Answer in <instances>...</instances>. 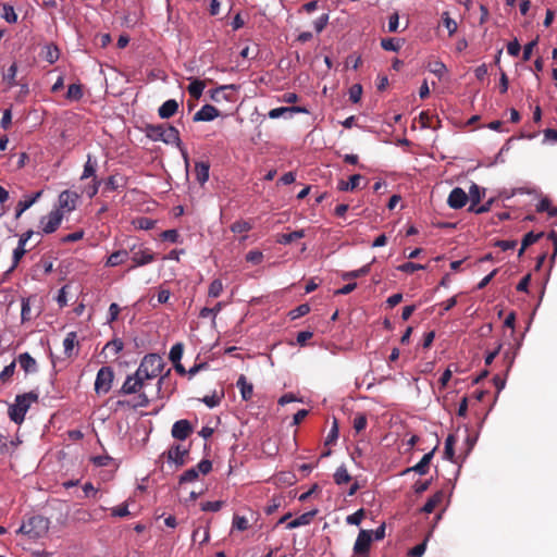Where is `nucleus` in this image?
<instances>
[{"instance_id": "1", "label": "nucleus", "mask_w": 557, "mask_h": 557, "mask_svg": "<svg viewBox=\"0 0 557 557\" xmlns=\"http://www.w3.org/2000/svg\"><path fill=\"white\" fill-rule=\"evenodd\" d=\"M37 400L38 395L34 392L17 395L15 403L9 407L10 419L16 424H22L30 405Z\"/></svg>"}, {"instance_id": "2", "label": "nucleus", "mask_w": 557, "mask_h": 557, "mask_svg": "<svg viewBox=\"0 0 557 557\" xmlns=\"http://www.w3.org/2000/svg\"><path fill=\"white\" fill-rule=\"evenodd\" d=\"M164 368L163 359L157 354L146 355L138 369L136 370L137 375L141 376L145 381L157 377Z\"/></svg>"}, {"instance_id": "3", "label": "nucleus", "mask_w": 557, "mask_h": 557, "mask_svg": "<svg viewBox=\"0 0 557 557\" xmlns=\"http://www.w3.org/2000/svg\"><path fill=\"white\" fill-rule=\"evenodd\" d=\"M48 519L41 516H33L27 521L23 522L17 533L24 534L32 540H37L42 537L48 532Z\"/></svg>"}, {"instance_id": "4", "label": "nucleus", "mask_w": 557, "mask_h": 557, "mask_svg": "<svg viewBox=\"0 0 557 557\" xmlns=\"http://www.w3.org/2000/svg\"><path fill=\"white\" fill-rule=\"evenodd\" d=\"M114 372L110 367H102L96 376L95 392L97 394H107L112 386Z\"/></svg>"}, {"instance_id": "5", "label": "nucleus", "mask_w": 557, "mask_h": 557, "mask_svg": "<svg viewBox=\"0 0 557 557\" xmlns=\"http://www.w3.org/2000/svg\"><path fill=\"white\" fill-rule=\"evenodd\" d=\"M212 469V463L208 459H202L196 467L186 470L180 476V484L194 482L198 479L199 473L208 474Z\"/></svg>"}, {"instance_id": "6", "label": "nucleus", "mask_w": 557, "mask_h": 557, "mask_svg": "<svg viewBox=\"0 0 557 557\" xmlns=\"http://www.w3.org/2000/svg\"><path fill=\"white\" fill-rule=\"evenodd\" d=\"M372 539V530H360L354 544V555L369 556Z\"/></svg>"}, {"instance_id": "7", "label": "nucleus", "mask_w": 557, "mask_h": 557, "mask_svg": "<svg viewBox=\"0 0 557 557\" xmlns=\"http://www.w3.org/2000/svg\"><path fill=\"white\" fill-rule=\"evenodd\" d=\"M63 219V213L60 209L51 211L48 215L42 216L40 224L45 234H51L58 230Z\"/></svg>"}, {"instance_id": "8", "label": "nucleus", "mask_w": 557, "mask_h": 557, "mask_svg": "<svg viewBox=\"0 0 557 557\" xmlns=\"http://www.w3.org/2000/svg\"><path fill=\"white\" fill-rule=\"evenodd\" d=\"M144 385L145 380L135 372L126 377L119 393L124 395L136 394L143 389Z\"/></svg>"}, {"instance_id": "9", "label": "nucleus", "mask_w": 557, "mask_h": 557, "mask_svg": "<svg viewBox=\"0 0 557 557\" xmlns=\"http://www.w3.org/2000/svg\"><path fill=\"white\" fill-rule=\"evenodd\" d=\"M468 200L469 196L467 193L460 187H455L448 195L447 205L451 209H461L466 206Z\"/></svg>"}, {"instance_id": "10", "label": "nucleus", "mask_w": 557, "mask_h": 557, "mask_svg": "<svg viewBox=\"0 0 557 557\" xmlns=\"http://www.w3.org/2000/svg\"><path fill=\"white\" fill-rule=\"evenodd\" d=\"M189 449L181 444L172 445L168 450V459L176 466H184L187 460Z\"/></svg>"}, {"instance_id": "11", "label": "nucleus", "mask_w": 557, "mask_h": 557, "mask_svg": "<svg viewBox=\"0 0 557 557\" xmlns=\"http://www.w3.org/2000/svg\"><path fill=\"white\" fill-rule=\"evenodd\" d=\"M131 250L133 251L131 259L134 264L129 268V270H132L136 267L146 265V264L154 261V253L148 248L139 249L138 251H134V247H133Z\"/></svg>"}, {"instance_id": "12", "label": "nucleus", "mask_w": 557, "mask_h": 557, "mask_svg": "<svg viewBox=\"0 0 557 557\" xmlns=\"http://www.w3.org/2000/svg\"><path fill=\"white\" fill-rule=\"evenodd\" d=\"M162 137H163V139H162L163 143L176 145L181 149L184 158L185 159L187 158V152L185 151V149L182 148L180 132L176 127H174L172 125H164Z\"/></svg>"}, {"instance_id": "13", "label": "nucleus", "mask_w": 557, "mask_h": 557, "mask_svg": "<svg viewBox=\"0 0 557 557\" xmlns=\"http://www.w3.org/2000/svg\"><path fill=\"white\" fill-rule=\"evenodd\" d=\"M193 433V426L188 420L182 419L176 421L173 426L171 434L174 438L184 441Z\"/></svg>"}, {"instance_id": "14", "label": "nucleus", "mask_w": 557, "mask_h": 557, "mask_svg": "<svg viewBox=\"0 0 557 557\" xmlns=\"http://www.w3.org/2000/svg\"><path fill=\"white\" fill-rule=\"evenodd\" d=\"M435 450L436 447H434L430 453L425 454L417 465L404 470L403 474L409 473L411 471L419 473L420 475L426 474L429 472L430 463L433 459Z\"/></svg>"}, {"instance_id": "15", "label": "nucleus", "mask_w": 557, "mask_h": 557, "mask_svg": "<svg viewBox=\"0 0 557 557\" xmlns=\"http://www.w3.org/2000/svg\"><path fill=\"white\" fill-rule=\"evenodd\" d=\"M78 194L72 190H64L59 195V209L72 211L76 208Z\"/></svg>"}, {"instance_id": "16", "label": "nucleus", "mask_w": 557, "mask_h": 557, "mask_svg": "<svg viewBox=\"0 0 557 557\" xmlns=\"http://www.w3.org/2000/svg\"><path fill=\"white\" fill-rule=\"evenodd\" d=\"M294 113H309L308 109L305 107L293 106V107H280L269 111L268 116L270 119H278L281 116L288 115L289 117Z\"/></svg>"}, {"instance_id": "17", "label": "nucleus", "mask_w": 557, "mask_h": 557, "mask_svg": "<svg viewBox=\"0 0 557 557\" xmlns=\"http://www.w3.org/2000/svg\"><path fill=\"white\" fill-rule=\"evenodd\" d=\"M220 114L219 110L211 106V104H205L201 107L199 111H197L194 114L193 121L194 122H209L218 117Z\"/></svg>"}, {"instance_id": "18", "label": "nucleus", "mask_w": 557, "mask_h": 557, "mask_svg": "<svg viewBox=\"0 0 557 557\" xmlns=\"http://www.w3.org/2000/svg\"><path fill=\"white\" fill-rule=\"evenodd\" d=\"M177 110L178 102L175 99H169L158 109V114L161 119H170L176 114Z\"/></svg>"}, {"instance_id": "19", "label": "nucleus", "mask_w": 557, "mask_h": 557, "mask_svg": "<svg viewBox=\"0 0 557 557\" xmlns=\"http://www.w3.org/2000/svg\"><path fill=\"white\" fill-rule=\"evenodd\" d=\"M236 386L239 388L240 391V395H242V398L244 400H250L252 398V395H253V386L251 383H249L247 381V377L244 375V374H240L237 382H236Z\"/></svg>"}, {"instance_id": "20", "label": "nucleus", "mask_w": 557, "mask_h": 557, "mask_svg": "<svg viewBox=\"0 0 557 557\" xmlns=\"http://www.w3.org/2000/svg\"><path fill=\"white\" fill-rule=\"evenodd\" d=\"M41 195H42V190H39L34 196H32L27 199H24V200H20L15 208V219H20L21 215L27 209H29L37 201V199L40 198Z\"/></svg>"}, {"instance_id": "21", "label": "nucleus", "mask_w": 557, "mask_h": 557, "mask_svg": "<svg viewBox=\"0 0 557 557\" xmlns=\"http://www.w3.org/2000/svg\"><path fill=\"white\" fill-rule=\"evenodd\" d=\"M128 257H129V255H128L127 250H125V249L116 250L108 257L104 264H106V267H110V268L117 267L120 264H123L128 259Z\"/></svg>"}, {"instance_id": "22", "label": "nucleus", "mask_w": 557, "mask_h": 557, "mask_svg": "<svg viewBox=\"0 0 557 557\" xmlns=\"http://www.w3.org/2000/svg\"><path fill=\"white\" fill-rule=\"evenodd\" d=\"M444 496L445 494L443 491H437L426 500L424 506L421 508V511L424 513L433 512L435 508L443 502Z\"/></svg>"}, {"instance_id": "23", "label": "nucleus", "mask_w": 557, "mask_h": 557, "mask_svg": "<svg viewBox=\"0 0 557 557\" xmlns=\"http://www.w3.org/2000/svg\"><path fill=\"white\" fill-rule=\"evenodd\" d=\"M17 361L26 373L37 371V362L28 352L18 355Z\"/></svg>"}, {"instance_id": "24", "label": "nucleus", "mask_w": 557, "mask_h": 557, "mask_svg": "<svg viewBox=\"0 0 557 557\" xmlns=\"http://www.w3.org/2000/svg\"><path fill=\"white\" fill-rule=\"evenodd\" d=\"M164 124H147L145 127L146 136L153 141H162Z\"/></svg>"}, {"instance_id": "25", "label": "nucleus", "mask_w": 557, "mask_h": 557, "mask_svg": "<svg viewBox=\"0 0 557 557\" xmlns=\"http://www.w3.org/2000/svg\"><path fill=\"white\" fill-rule=\"evenodd\" d=\"M209 170L210 164L208 162H196L195 164V173L196 180L203 185L209 180Z\"/></svg>"}, {"instance_id": "26", "label": "nucleus", "mask_w": 557, "mask_h": 557, "mask_svg": "<svg viewBox=\"0 0 557 557\" xmlns=\"http://www.w3.org/2000/svg\"><path fill=\"white\" fill-rule=\"evenodd\" d=\"M456 442H457V437L455 434H449L445 440L444 458L451 462H457L455 460V448H454Z\"/></svg>"}, {"instance_id": "27", "label": "nucleus", "mask_w": 557, "mask_h": 557, "mask_svg": "<svg viewBox=\"0 0 557 557\" xmlns=\"http://www.w3.org/2000/svg\"><path fill=\"white\" fill-rule=\"evenodd\" d=\"M544 235L543 232H540V233H534V232H529L527 233L523 238H522V242H521V248L519 249V257L523 255L524 250L535 244L540 238H542Z\"/></svg>"}, {"instance_id": "28", "label": "nucleus", "mask_w": 557, "mask_h": 557, "mask_svg": "<svg viewBox=\"0 0 557 557\" xmlns=\"http://www.w3.org/2000/svg\"><path fill=\"white\" fill-rule=\"evenodd\" d=\"M235 90L236 89V86L235 85H223V86H220L215 89H212L210 91V98L215 101V102H220L222 99L224 100H231L230 97L226 95V90Z\"/></svg>"}, {"instance_id": "29", "label": "nucleus", "mask_w": 557, "mask_h": 557, "mask_svg": "<svg viewBox=\"0 0 557 557\" xmlns=\"http://www.w3.org/2000/svg\"><path fill=\"white\" fill-rule=\"evenodd\" d=\"M125 177L122 175H111L106 181V190H117L120 188H123L125 186Z\"/></svg>"}, {"instance_id": "30", "label": "nucleus", "mask_w": 557, "mask_h": 557, "mask_svg": "<svg viewBox=\"0 0 557 557\" xmlns=\"http://www.w3.org/2000/svg\"><path fill=\"white\" fill-rule=\"evenodd\" d=\"M302 237H305V231L298 230L290 233L280 234L276 242L278 244L288 245Z\"/></svg>"}, {"instance_id": "31", "label": "nucleus", "mask_w": 557, "mask_h": 557, "mask_svg": "<svg viewBox=\"0 0 557 557\" xmlns=\"http://www.w3.org/2000/svg\"><path fill=\"white\" fill-rule=\"evenodd\" d=\"M205 87L206 84L203 81L195 78L191 79L190 84L188 85L187 91L193 98L199 99L203 92Z\"/></svg>"}, {"instance_id": "32", "label": "nucleus", "mask_w": 557, "mask_h": 557, "mask_svg": "<svg viewBox=\"0 0 557 557\" xmlns=\"http://www.w3.org/2000/svg\"><path fill=\"white\" fill-rule=\"evenodd\" d=\"M362 176L360 174H354L349 177L347 182L341 181L338 183V189L342 191H350L356 189L359 186Z\"/></svg>"}, {"instance_id": "33", "label": "nucleus", "mask_w": 557, "mask_h": 557, "mask_svg": "<svg viewBox=\"0 0 557 557\" xmlns=\"http://www.w3.org/2000/svg\"><path fill=\"white\" fill-rule=\"evenodd\" d=\"M149 398L147 397V395L145 393H139L136 397V401L135 403H131V401H125V400H119L117 401V405L120 406H128V407H132L134 409L136 408H143V407H147L149 405Z\"/></svg>"}, {"instance_id": "34", "label": "nucleus", "mask_w": 557, "mask_h": 557, "mask_svg": "<svg viewBox=\"0 0 557 557\" xmlns=\"http://www.w3.org/2000/svg\"><path fill=\"white\" fill-rule=\"evenodd\" d=\"M351 480V476L350 474L348 473L347 469L345 466H341L336 469L335 473H334V482L337 484V485H343V484H346L348 483L349 481Z\"/></svg>"}, {"instance_id": "35", "label": "nucleus", "mask_w": 557, "mask_h": 557, "mask_svg": "<svg viewBox=\"0 0 557 557\" xmlns=\"http://www.w3.org/2000/svg\"><path fill=\"white\" fill-rule=\"evenodd\" d=\"M536 211L547 212L549 216L557 215V208L552 207V202L548 198H543L540 200V202L536 205Z\"/></svg>"}, {"instance_id": "36", "label": "nucleus", "mask_w": 557, "mask_h": 557, "mask_svg": "<svg viewBox=\"0 0 557 557\" xmlns=\"http://www.w3.org/2000/svg\"><path fill=\"white\" fill-rule=\"evenodd\" d=\"M370 269H371V264L368 263L358 270L343 273L342 278L343 280H352V278H358V277L364 276L370 272Z\"/></svg>"}, {"instance_id": "37", "label": "nucleus", "mask_w": 557, "mask_h": 557, "mask_svg": "<svg viewBox=\"0 0 557 557\" xmlns=\"http://www.w3.org/2000/svg\"><path fill=\"white\" fill-rule=\"evenodd\" d=\"M77 343V334L75 332L67 333L66 337L63 341L64 352L67 357L72 355L74 346Z\"/></svg>"}, {"instance_id": "38", "label": "nucleus", "mask_w": 557, "mask_h": 557, "mask_svg": "<svg viewBox=\"0 0 557 557\" xmlns=\"http://www.w3.org/2000/svg\"><path fill=\"white\" fill-rule=\"evenodd\" d=\"M313 515H314V512H305V513H302L298 518H296V519L292 520L290 522H288L287 523V529H295V528H298L300 525H305V524L310 523L311 518L313 517Z\"/></svg>"}, {"instance_id": "39", "label": "nucleus", "mask_w": 557, "mask_h": 557, "mask_svg": "<svg viewBox=\"0 0 557 557\" xmlns=\"http://www.w3.org/2000/svg\"><path fill=\"white\" fill-rule=\"evenodd\" d=\"M485 196V189L480 188L476 184H472L469 189V198L471 202L480 203L481 199Z\"/></svg>"}, {"instance_id": "40", "label": "nucleus", "mask_w": 557, "mask_h": 557, "mask_svg": "<svg viewBox=\"0 0 557 557\" xmlns=\"http://www.w3.org/2000/svg\"><path fill=\"white\" fill-rule=\"evenodd\" d=\"M184 352V344L183 343H176L171 347L169 359L171 362H178L181 361Z\"/></svg>"}, {"instance_id": "41", "label": "nucleus", "mask_w": 557, "mask_h": 557, "mask_svg": "<svg viewBox=\"0 0 557 557\" xmlns=\"http://www.w3.org/2000/svg\"><path fill=\"white\" fill-rule=\"evenodd\" d=\"M83 97V88L79 84H71L67 88L66 98L77 101Z\"/></svg>"}, {"instance_id": "42", "label": "nucleus", "mask_w": 557, "mask_h": 557, "mask_svg": "<svg viewBox=\"0 0 557 557\" xmlns=\"http://www.w3.org/2000/svg\"><path fill=\"white\" fill-rule=\"evenodd\" d=\"M442 17L443 24L445 28L448 30L449 37L454 36L458 28L456 21L449 16L448 12H444Z\"/></svg>"}, {"instance_id": "43", "label": "nucleus", "mask_w": 557, "mask_h": 557, "mask_svg": "<svg viewBox=\"0 0 557 557\" xmlns=\"http://www.w3.org/2000/svg\"><path fill=\"white\" fill-rule=\"evenodd\" d=\"M251 228H252L251 223L248 221H244V220L236 221L231 225V231L233 233H238V234L246 233V232L250 231Z\"/></svg>"}, {"instance_id": "44", "label": "nucleus", "mask_w": 557, "mask_h": 557, "mask_svg": "<svg viewBox=\"0 0 557 557\" xmlns=\"http://www.w3.org/2000/svg\"><path fill=\"white\" fill-rule=\"evenodd\" d=\"M26 252H27L26 247L25 246H20L17 244V247L13 250L12 267L9 270V272L13 271L17 267V264L20 263L21 259L25 256Z\"/></svg>"}, {"instance_id": "45", "label": "nucleus", "mask_w": 557, "mask_h": 557, "mask_svg": "<svg viewBox=\"0 0 557 557\" xmlns=\"http://www.w3.org/2000/svg\"><path fill=\"white\" fill-rule=\"evenodd\" d=\"M222 292H223V283H222V281L219 280V278L213 280L210 283V286H209V289H208L209 297L216 298V297H219L221 295Z\"/></svg>"}, {"instance_id": "46", "label": "nucleus", "mask_w": 557, "mask_h": 557, "mask_svg": "<svg viewBox=\"0 0 557 557\" xmlns=\"http://www.w3.org/2000/svg\"><path fill=\"white\" fill-rule=\"evenodd\" d=\"M368 420L364 413H357L352 421V426L357 433L363 431L367 428Z\"/></svg>"}, {"instance_id": "47", "label": "nucleus", "mask_w": 557, "mask_h": 557, "mask_svg": "<svg viewBox=\"0 0 557 557\" xmlns=\"http://www.w3.org/2000/svg\"><path fill=\"white\" fill-rule=\"evenodd\" d=\"M429 69L430 72H432L438 78H442L443 75L447 72V67L442 61H434L430 63Z\"/></svg>"}, {"instance_id": "48", "label": "nucleus", "mask_w": 557, "mask_h": 557, "mask_svg": "<svg viewBox=\"0 0 557 557\" xmlns=\"http://www.w3.org/2000/svg\"><path fill=\"white\" fill-rule=\"evenodd\" d=\"M222 309V302H218L213 308L205 307L200 310L199 317L202 319L207 318H215V315L221 311Z\"/></svg>"}, {"instance_id": "49", "label": "nucleus", "mask_w": 557, "mask_h": 557, "mask_svg": "<svg viewBox=\"0 0 557 557\" xmlns=\"http://www.w3.org/2000/svg\"><path fill=\"white\" fill-rule=\"evenodd\" d=\"M366 516L363 508L358 509L352 515L347 516L346 522L351 525H359Z\"/></svg>"}, {"instance_id": "50", "label": "nucleus", "mask_w": 557, "mask_h": 557, "mask_svg": "<svg viewBox=\"0 0 557 557\" xmlns=\"http://www.w3.org/2000/svg\"><path fill=\"white\" fill-rule=\"evenodd\" d=\"M381 46L386 51H395V52H397L400 49L399 41L394 39V38H383L381 40Z\"/></svg>"}, {"instance_id": "51", "label": "nucleus", "mask_w": 557, "mask_h": 557, "mask_svg": "<svg viewBox=\"0 0 557 557\" xmlns=\"http://www.w3.org/2000/svg\"><path fill=\"white\" fill-rule=\"evenodd\" d=\"M15 360L12 361L9 366L4 367V369L0 372V381L2 383H7L11 380L15 372Z\"/></svg>"}, {"instance_id": "52", "label": "nucleus", "mask_w": 557, "mask_h": 557, "mask_svg": "<svg viewBox=\"0 0 557 557\" xmlns=\"http://www.w3.org/2000/svg\"><path fill=\"white\" fill-rule=\"evenodd\" d=\"M423 269H425L424 265L419 264V263H414V262H410V261L409 262H405V263H403V264H400L398 267L399 271H401L404 273H408V274H412L416 271L423 270Z\"/></svg>"}, {"instance_id": "53", "label": "nucleus", "mask_w": 557, "mask_h": 557, "mask_svg": "<svg viewBox=\"0 0 557 557\" xmlns=\"http://www.w3.org/2000/svg\"><path fill=\"white\" fill-rule=\"evenodd\" d=\"M2 17L8 22V23H16L17 21V14L15 13L14 11V8L10 4H3V14H2Z\"/></svg>"}, {"instance_id": "54", "label": "nucleus", "mask_w": 557, "mask_h": 557, "mask_svg": "<svg viewBox=\"0 0 557 557\" xmlns=\"http://www.w3.org/2000/svg\"><path fill=\"white\" fill-rule=\"evenodd\" d=\"M338 438V422L337 419L334 418L332 428L325 438V445H331L336 442Z\"/></svg>"}, {"instance_id": "55", "label": "nucleus", "mask_w": 557, "mask_h": 557, "mask_svg": "<svg viewBox=\"0 0 557 557\" xmlns=\"http://www.w3.org/2000/svg\"><path fill=\"white\" fill-rule=\"evenodd\" d=\"M283 497H273L270 503L264 507V512L267 515L274 513L282 505Z\"/></svg>"}, {"instance_id": "56", "label": "nucleus", "mask_w": 557, "mask_h": 557, "mask_svg": "<svg viewBox=\"0 0 557 557\" xmlns=\"http://www.w3.org/2000/svg\"><path fill=\"white\" fill-rule=\"evenodd\" d=\"M310 312V307L309 305L307 304H302V305H299L298 307H296L295 309H293L290 312H289V315L293 320L295 319H298L300 317H304L306 315L307 313Z\"/></svg>"}, {"instance_id": "57", "label": "nucleus", "mask_w": 557, "mask_h": 557, "mask_svg": "<svg viewBox=\"0 0 557 557\" xmlns=\"http://www.w3.org/2000/svg\"><path fill=\"white\" fill-rule=\"evenodd\" d=\"M233 528L238 531H246L249 528L247 518L235 515L233 518Z\"/></svg>"}, {"instance_id": "58", "label": "nucleus", "mask_w": 557, "mask_h": 557, "mask_svg": "<svg viewBox=\"0 0 557 557\" xmlns=\"http://www.w3.org/2000/svg\"><path fill=\"white\" fill-rule=\"evenodd\" d=\"M95 173H96V165L91 162L90 157H88V160L86 161V163L84 165V171L81 176V180H86L91 176L95 178L96 177Z\"/></svg>"}, {"instance_id": "59", "label": "nucleus", "mask_w": 557, "mask_h": 557, "mask_svg": "<svg viewBox=\"0 0 557 557\" xmlns=\"http://www.w3.org/2000/svg\"><path fill=\"white\" fill-rule=\"evenodd\" d=\"M224 505V502L222 500H215V502H206L201 503V510L202 511H219Z\"/></svg>"}, {"instance_id": "60", "label": "nucleus", "mask_w": 557, "mask_h": 557, "mask_svg": "<svg viewBox=\"0 0 557 557\" xmlns=\"http://www.w3.org/2000/svg\"><path fill=\"white\" fill-rule=\"evenodd\" d=\"M362 95V86L355 84L349 89V99L351 102L357 103L360 101Z\"/></svg>"}, {"instance_id": "61", "label": "nucleus", "mask_w": 557, "mask_h": 557, "mask_svg": "<svg viewBox=\"0 0 557 557\" xmlns=\"http://www.w3.org/2000/svg\"><path fill=\"white\" fill-rule=\"evenodd\" d=\"M59 59V50L57 47L47 46L46 47V53H45V60L48 61L50 64H53Z\"/></svg>"}, {"instance_id": "62", "label": "nucleus", "mask_w": 557, "mask_h": 557, "mask_svg": "<svg viewBox=\"0 0 557 557\" xmlns=\"http://www.w3.org/2000/svg\"><path fill=\"white\" fill-rule=\"evenodd\" d=\"M263 260V253L259 250H250L247 255H246V261L247 262H250V263H253V264H259L261 263Z\"/></svg>"}, {"instance_id": "63", "label": "nucleus", "mask_w": 557, "mask_h": 557, "mask_svg": "<svg viewBox=\"0 0 557 557\" xmlns=\"http://www.w3.org/2000/svg\"><path fill=\"white\" fill-rule=\"evenodd\" d=\"M223 398V393L219 396L216 394H213L211 396H205L202 398V401L209 407L213 408L220 405L221 400Z\"/></svg>"}, {"instance_id": "64", "label": "nucleus", "mask_w": 557, "mask_h": 557, "mask_svg": "<svg viewBox=\"0 0 557 557\" xmlns=\"http://www.w3.org/2000/svg\"><path fill=\"white\" fill-rule=\"evenodd\" d=\"M161 238L166 242L176 243L180 234L176 230H166L161 233Z\"/></svg>"}]
</instances>
